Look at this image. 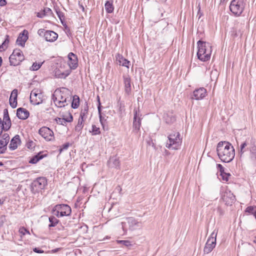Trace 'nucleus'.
I'll use <instances>...</instances> for the list:
<instances>
[{
    "instance_id": "4c0bfd02",
    "label": "nucleus",
    "mask_w": 256,
    "mask_h": 256,
    "mask_svg": "<svg viewBox=\"0 0 256 256\" xmlns=\"http://www.w3.org/2000/svg\"><path fill=\"white\" fill-rule=\"evenodd\" d=\"M230 173H227L224 172V173L220 174V176H222V178L223 180L228 182L229 179V177L230 176Z\"/></svg>"
},
{
    "instance_id": "f257e3e1",
    "label": "nucleus",
    "mask_w": 256,
    "mask_h": 256,
    "mask_svg": "<svg viewBox=\"0 0 256 256\" xmlns=\"http://www.w3.org/2000/svg\"><path fill=\"white\" fill-rule=\"evenodd\" d=\"M216 152L218 158L223 162H230L234 158L235 150L229 142H219L217 145Z\"/></svg>"
},
{
    "instance_id": "5fc2aeb1",
    "label": "nucleus",
    "mask_w": 256,
    "mask_h": 256,
    "mask_svg": "<svg viewBox=\"0 0 256 256\" xmlns=\"http://www.w3.org/2000/svg\"><path fill=\"white\" fill-rule=\"evenodd\" d=\"M6 38L5 39L4 41L2 44L4 46H6V44H8L9 42V39H8L9 36L8 35H6Z\"/></svg>"
},
{
    "instance_id": "e433bc0d",
    "label": "nucleus",
    "mask_w": 256,
    "mask_h": 256,
    "mask_svg": "<svg viewBox=\"0 0 256 256\" xmlns=\"http://www.w3.org/2000/svg\"><path fill=\"white\" fill-rule=\"evenodd\" d=\"M92 132V135H96L100 134V131L99 128H98L95 125L92 126V131H90Z\"/></svg>"
},
{
    "instance_id": "49530a36",
    "label": "nucleus",
    "mask_w": 256,
    "mask_h": 256,
    "mask_svg": "<svg viewBox=\"0 0 256 256\" xmlns=\"http://www.w3.org/2000/svg\"><path fill=\"white\" fill-rule=\"evenodd\" d=\"M216 167L218 169L220 174H222L224 172V168L221 164H217Z\"/></svg>"
},
{
    "instance_id": "4be33fe9",
    "label": "nucleus",
    "mask_w": 256,
    "mask_h": 256,
    "mask_svg": "<svg viewBox=\"0 0 256 256\" xmlns=\"http://www.w3.org/2000/svg\"><path fill=\"white\" fill-rule=\"evenodd\" d=\"M58 38V34L52 30H46L44 34V38L46 41L54 42L56 41Z\"/></svg>"
},
{
    "instance_id": "c9c22d12",
    "label": "nucleus",
    "mask_w": 256,
    "mask_h": 256,
    "mask_svg": "<svg viewBox=\"0 0 256 256\" xmlns=\"http://www.w3.org/2000/svg\"><path fill=\"white\" fill-rule=\"evenodd\" d=\"M42 64H43V62L37 63V62H35L33 63L32 66L30 68V70H37L41 67Z\"/></svg>"
},
{
    "instance_id": "6e6d98bb",
    "label": "nucleus",
    "mask_w": 256,
    "mask_h": 256,
    "mask_svg": "<svg viewBox=\"0 0 256 256\" xmlns=\"http://www.w3.org/2000/svg\"><path fill=\"white\" fill-rule=\"evenodd\" d=\"M69 74H65L64 73H62L60 74L59 76H58V78H66V76H68V75Z\"/></svg>"
},
{
    "instance_id": "79ce46f5",
    "label": "nucleus",
    "mask_w": 256,
    "mask_h": 256,
    "mask_svg": "<svg viewBox=\"0 0 256 256\" xmlns=\"http://www.w3.org/2000/svg\"><path fill=\"white\" fill-rule=\"evenodd\" d=\"M56 14H57L58 17L60 19L61 22H63L62 20L64 18V14H63V12H62L61 11H60V10H56Z\"/></svg>"
},
{
    "instance_id": "c756f323",
    "label": "nucleus",
    "mask_w": 256,
    "mask_h": 256,
    "mask_svg": "<svg viewBox=\"0 0 256 256\" xmlns=\"http://www.w3.org/2000/svg\"><path fill=\"white\" fill-rule=\"evenodd\" d=\"M97 98H98V112L99 113L100 120V122L104 128V121L106 120H104V118H102V116L101 114V107H102V106L100 104L99 96H97Z\"/></svg>"
},
{
    "instance_id": "5701e85b",
    "label": "nucleus",
    "mask_w": 256,
    "mask_h": 256,
    "mask_svg": "<svg viewBox=\"0 0 256 256\" xmlns=\"http://www.w3.org/2000/svg\"><path fill=\"white\" fill-rule=\"evenodd\" d=\"M18 90L14 89L10 94L9 102L12 108H16L17 106Z\"/></svg>"
},
{
    "instance_id": "a878e982",
    "label": "nucleus",
    "mask_w": 256,
    "mask_h": 256,
    "mask_svg": "<svg viewBox=\"0 0 256 256\" xmlns=\"http://www.w3.org/2000/svg\"><path fill=\"white\" fill-rule=\"evenodd\" d=\"M47 154H43V152H40L38 153L36 155L32 156L29 160V163L32 164H36L39 160L46 156Z\"/></svg>"
},
{
    "instance_id": "473e14b6",
    "label": "nucleus",
    "mask_w": 256,
    "mask_h": 256,
    "mask_svg": "<svg viewBox=\"0 0 256 256\" xmlns=\"http://www.w3.org/2000/svg\"><path fill=\"white\" fill-rule=\"evenodd\" d=\"M49 221L50 222V224L48 225L50 228L55 226L59 222V220L54 216L49 218Z\"/></svg>"
},
{
    "instance_id": "f03ea898",
    "label": "nucleus",
    "mask_w": 256,
    "mask_h": 256,
    "mask_svg": "<svg viewBox=\"0 0 256 256\" xmlns=\"http://www.w3.org/2000/svg\"><path fill=\"white\" fill-rule=\"evenodd\" d=\"M248 150L250 152V158L252 163L256 164V142L254 138H247L242 143L238 150V154L242 158Z\"/></svg>"
},
{
    "instance_id": "4d7b16f0",
    "label": "nucleus",
    "mask_w": 256,
    "mask_h": 256,
    "mask_svg": "<svg viewBox=\"0 0 256 256\" xmlns=\"http://www.w3.org/2000/svg\"><path fill=\"white\" fill-rule=\"evenodd\" d=\"M6 4V0H0V6H4Z\"/></svg>"
},
{
    "instance_id": "603ef678",
    "label": "nucleus",
    "mask_w": 256,
    "mask_h": 256,
    "mask_svg": "<svg viewBox=\"0 0 256 256\" xmlns=\"http://www.w3.org/2000/svg\"><path fill=\"white\" fill-rule=\"evenodd\" d=\"M65 120H66L65 121L66 122H70L72 121L73 117H72V115L70 114L69 117L65 118Z\"/></svg>"
},
{
    "instance_id": "864d4df0",
    "label": "nucleus",
    "mask_w": 256,
    "mask_h": 256,
    "mask_svg": "<svg viewBox=\"0 0 256 256\" xmlns=\"http://www.w3.org/2000/svg\"><path fill=\"white\" fill-rule=\"evenodd\" d=\"M122 190V188L120 187V186L119 185L116 186V187L115 188V190H114V191L116 192H117L119 193L120 194H121Z\"/></svg>"
},
{
    "instance_id": "72a5a7b5",
    "label": "nucleus",
    "mask_w": 256,
    "mask_h": 256,
    "mask_svg": "<svg viewBox=\"0 0 256 256\" xmlns=\"http://www.w3.org/2000/svg\"><path fill=\"white\" fill-rule=\"evenodd\" d=\"M88 112V106L86 104V106H84V108L82 110L80 114V118H82L83 119L85 120L87 117V114Z\"/></svg>"
},
{
    "instance_id": "1a4fd4ad",
    "label": "nucleus",
    "mask_w": 256,
    "mask_h": 256,
    "mask_svg": "<svg viewBox=\"0 0 256 256\" xmlns=\"http://www.w3.org/2000/svg\"><path fill=\"white\" fill-rule=\"evenodd\" d=\"M12 123L9 116L8 110L4 109V118L2 120L0 118V136L2 134V130L7 131L11 127Z\"/></svg>"
},
{
    "instance_id": "393cba45",
    "label": "nucleus",
    "mask_w": 256,
    "mask_h": 256,
    "mask_svg": "<svg viewBox=\"0 0 256 256\" xmlns=\"http://www.w3.org/2000/svg\"><path fill=\"white\" fill-rule=\"evenodd\" d=\"M20 142V140L18 135H16L10 140L9 145V148L12 150H16L18 146V144Z\"/></svg>"
},
{
    "instance_id": "b1692460",
    "label": "nucleus",
    "mask_w": 256,
    "mask_h": 256,
    "mask_svg": "<svg viewBox=\"0 0 256 256\" xmlns=\"http://www.w3.org/2000/svg\"><path fill=\"white\" fill-rule=\"evenodd\" d=\"M116 62L118 64L128 68V64L130 62L126 59L124 58L122 55L118 54L116 56Z\"/></svg>"
},
{
    "instance_id": "09e8293b",
    "label": "nucleus",
    "mask_w": 256,
    "mask_h": 256,
    "mask_svg": "<svg viewBox=\"0 0 256 256\" xmlns=\"http://www.w3.org/2000/svg\"><path fill=\"white\" fill-rule=\"evenodd\" d=\"M36 16L38 18H42L44 16H45L46 15H45L44 13V12L42 10L41 12L37 13Z\"/></svg>"
},
{
    "instance_id": "4468645a",
    "label": "nucleus",
    "mask_w": 256,
    "mask_h": 256,
    "mask_svg": "<svg viewBox=\"0 0 256 256\" xmlns=\"http://www.w3.org/2000/svg\"><path fill=\"white\" fill-rule=\"evenodd\" d=\"M222 199L226 205H232L236 200L235 196L228 190H226L222 192Z\"/></svg>"
},
{
    "instance_id": "3c124183",
    "label": "nucleus",
    "mask_w": 256,
    "mask_h": 256,
    "mask_svg": "<svg viewBox=\"0 0 256 256\" xmlns=\"http://www.w3.org/2000/svg\"><path fill=\"white\" fill-rule=\"evenodd\" d=\"M33 250L34 252H36V253H38V254H41V253H43L44 252V250H42L40 249L39 248H34V249H33Z\"/></svg>"
},
{
    "instance_id": "37998d69",
    "label": "nucleus",
    "mask_w": 256,
    "mask_h": 256,
    "mask_svg": "<svg viewBox=\"0 0 256 256\" xmlns=\"http://www.w3.org/2000/svg\"><path fill=\"white\" fill-rule=\"evenodd\" d=\"M19 232L22 234V235L24 236L26 234H30L29 231L24 227H22L20 228Z\"/></svg>"
},
{
    "instance_id": "bb28decb",
    "label": "nucleus",
    "mask_w": 256,
    "mask_h": 256,
    "mask_svg": "<svg viewBox=\"0 0 256 256\" xmlns=\"http://www.w3.org/2000/svg\"><path fill=\"white\" fill-rule=\"evenodd\" d=\"M108 164L110 167L118 168L120 165V161L116 158L113 156L110 158Z\"/></svg>"
},
{
    "instance_id": "f8f14e48",
    "label": "nucleus",
    "mask_w": 256,
    "mask_h": 256,
    "mask_svg": "<svg viewBox=\"0 0 256 256\" xmlns=\"http://www.w3.org/2000/svg\"><path fill=\"white\" fill-rule=\"evenodd\" d=\"M43 95L40 90H37L34 92V90L32 91L30 95V102L34 105H38L42 104L43 101Z\"/></svg>"
},
{
    "instance_id": "9b49d317",
    "label": "nucleus",
    "mask_w": 256,
    "mask_h": 256,
    "mask_svg": "<svg viewBox=\"0 0 256 256\" xmlns=\"http://www.w3.org/2000/svg\"><path fill=\"white\" fill-rule=\"evenodd\" d=\"M216 234H215L214 232H212L210 234V236L208 238L204 248V254H209L215 247L216 244Z\"/></svg>"
},
{
    "instance_id": "0eeeda50",
    "label": "nucleus",
    "mask_w": 256,
    "mask_h": 256,
    "mask_svg": "<svg viewBox=\"0 0 256 256\" xmlns=\"http://www.w3.org/2000/svg\"><path fill=\"white\" fill-rule=\"evenodd\" d=\"M47 184V180L44 177H39L34 180L30 186L32 192L35 194L44 190Z\"/></svg>"
},
{
    "instance_id": "6ab92c4d",
    "label": "nucleus",
    "mask_w": 256,
    "mask_h": 256,
    "mask_svg": "<svg viewBox=\"0 0 256 256\" xmlns=\"http://www.w3.org/2000/svg\"><path fill=\"white\" fill-rule=\"evenodd\" d=\"M28 30H24L22 32H20L16 40V43L18 45L24 46L25 42L28 40Z\"/></svg>"
},
{
    "instance_id": "c03bdc74",
    "label": "nucleus",
    "mask_w": 256,
    "mask_h": 256,
    "mask_svg": "<svg viewBox=\"0 0 256 256\" xmlns=\"http://www.w3.org/2000/svg\"><path fill=\"white\" fill-rule=\"evenodd\" d=\"M70 144L69 142H66L62 145L61 148L59 150L60 152H62L64 150H67L70 146Z\"/></svg>"
},
{
    "instance_id": "423d86ee",
    "label": "nucleus",
    "mask_w": 256,
    "mask_h": 256,
    "mask_svg": "<svg viewBox=\"0 0 256 256\" xmlns=\"http://www.w3.org/2000/svg\"><path fill=\"white\" fill-rule=\"evenodd\" d=\"M71 212V208L66 204H56L52 209L53 214L58 218L70 216Z\"/></svg>"
},
{
    "instance_id": "2f4dec72",
    "label": "nucleus",
    "mask_w": 256,
    "mask_h": 256,
    "mask_svg": "<svg viewBox=\"0 0 256 256\" xmlns=\"http://www.w3.org/2000/svg\"><path fill=\"white\" fill-rule=\"evenodd\" d=\"M140 118H139L137 119L136 114L134 116V120L133 123L134 127L136 130H139L140 125Z\"/></svg>"
},
{
    "instance_id": "338daca9",
    "label": "nucleus",
    "mask_w": 256,
    "mask_h": 256,
    "mask_svg": "<svg viewBox=\"0 0 256 256\" xmlns=\"http://www.w3.org/2000/svg\"><path fill=\"white\" fill-rule=\"evenodd\" d=\"M4 164L2 162H0V166H2Z\"/></svg>"
},
{
    "instance_id": "9d476101",
    "label": "nucleus",
    "mask_w": 256,
    "mask_h": 256,
    "mask_svg": "<svg viewBox=\"0 0 256 256\" xmlns=\"http://www.w3.org/2000/svg\"><path fill=\"white\" fill-rule=\"evenodd\" d=\"M126 222H122V228L124 231H126V226L128 224L129 229L130 230H136L138 228L142 226V224L138 222L133 218H128L126 220Z\"/></svg>"
},
{
    "instance_id": "680f3d73",
    "label": "nucleus",
    "mask_w": 256,
    "mask_h": 256,
    "mask_svg": "<svg viewBox=\"0 0 256 256\" xmlns=\"http://www.w3.org/2000/svg\"><path fill=\"white\" fill-rule=\"evenodd\" d=\"M2 57H0V66H1V65H2Z\"/></svg>"
},
{
    "instance_id": "c85d7f7f",
    "label": "nucleus",
    "mask_w": 256,
    "mask_h": 256,
    "mask_svg": "<svg viewBox=\"0 0 256 256\" xmlns=\"http://www.w3.org/2000/svg\"><path fill=\"white\" fill-rule=\"evenodd\" d=\"M104 6L106 10L108 13H112L113 12L114 8L112 2L106 1Z\"/></svg>"
},
{
    "instance_id": "412c9836",
    "label": "nucleus",
    "mask_w": 256,
    "mask_h": 256,
    "mask_svg": "<svg viewBox=\"0 0 256 256\" xmlns=\"http://www.w3.org/2000/svg\"><path fill=\"white\" fill-rule=\"evenodd\" d=\"M30 116L29 112L24 108H19L16 110V116L19 119L26 120Z\"/></svg>"
},
{
    "instance_id": "a18cd8bd",
    "label": "nucleus",
    "mask_w": 256,
    "mask_h": 256,
    "mask_svg": "<svg viewBox=\"0 0 256 256\" xmlns=\"http://www.w3.org/2000/svg\"><path fill=\"white\" fill-rule=\"evenodd\" d=\"M44 12V13L45 15H50L52 14V11L50 8H44V10H42Z\"/></svg>"
},
{
    "instance_id": "58836bf2",
    "label": "nucleus",
    "mask_w": 256,
    "mask_h": 256,
    "mask_svg": "<svg viewBox=\"0 0 256 256\" xmlns=\"http://www.w3.org/2000/svg\"><path fill=\"white\" fill-rule=\"evenodd\" d=\"M256 211V206H250L246 208L245 212H248L252 214H254V212Z\"/></svg>"
},
{
    "instance_id": "f704fd0d",
    "label": "nucleus",
    "mask_w": 256,
    "mask_h": 256,
    "mask_svg": "<svg viewBox=\"0 0 256 256\" xmlns=\"http://www.w3.org/2000/svg\"><path fill=\"white\" fill-rule=\"evenodd\" d=\"M117 244H121L122 246L128 248L130 246H132V244L129 240H118L116 241Z\"/></svg>"
},
{
    "instance_id": "e2e57ef3",
    "label": "nucleus",
    "mask_w": 256,
    "mask_h": 256,
    "mask_svg": "<svg viewBox=\"0 0 256 256\" xmlns=\"http://www.w3.org/2000/svg\"><path fill=\"white\" fill-rule=\"evenodd\" d=\"M4 224V220H2V221H1V222H0V226H2V224Z\"/></svg>"
},
{
    "instance_id": "aec40b11",
    "label": "nucleus",
    "mask_w": 256,
    "mask_h": 256,
    "mask_svg": "<svg viewBox=\"0 0 256 256\" xmlns=\"http://www.w3.org/2000/svg\"><path fill=\"white\" fill-rule=\"evenodd\" d=\"M124 82V92L127 94H130L131 90V80L130 76L128 74L123 76Z\"/></svg>"
},
{
    "instance_id": "bf43d9fd",
    "label": "nucleus",
    "mask_w": 256,
    "mask_h": 256,
    "mask_svg": "<svg viewBox=\"0 0 256 256\" xmlns=\"http://www.w3.org/2000/svg\"><path fill=\"white\" fill-rule=\"evenodd\" d=\"M80 7L82 9V10L84 12V8L82 4H80Z\"/></svg>"
},
{
    "instance_id": "20e7f679",
    "label": "nucleus",
    "mask_w": 256,
    "mask_h": 256,
    "mask_svg": "<svg viewBox=\"0 0 256 256\" xmlns=\"http://www.w3.org/2000/svg\"><path fill=\"white\" fill-rule=\"evenodd\" d=\"M246 0H232L230 5V10L236 16H240L246 6Z\"/></svg>"
},
{
    "instance_id": "8fccbe9b",
    "label": "nucleus",
    "mask_w": 256,
    "mask_h": 256,
    "mask_svg": "<svg viewBox=\"0 0 256 256\" xmlns=\"http://www.w3.org/2000/svg\"><path fill=\"white\" fill-rule=\"evenodd\" d=\"M62 24L64 26V28H65V30H66V33H70V28L66 24H64V22H62Z\"/></svg>"
},
{
    "instance_id": "ea45409f",
    "label": "nucleus",
    "mask_w": 256,
    "mask_h": 256,
    "mask_svg": "<svg viewBox=\"0 0 256 256\" xmlns=\"http://www.w3.org/2000/svg\"><path fill=\"white\" fill-rule=\"evenodd\" d=\"M56 122L58 124H62L64 126L66 124V122L65 121V118H57L55 119Z\"/></svg>"
},
{
    "instance_id": "052dcab7",
    "label": "nucleus",
    "mask_w": 256,
    "mask_h": 256,
    "mask_svg": "<svg viewBox=\"0 0 256 256\" xmlns=\"http://www.w3.org/2000/svg\"><path fill=\"white\" fill-rule=\"evenodd\" d=\"M232 34L234 35V37H236L238 36V34H236V32H233Z\"/></svg>"
},
{
    "instance_id": "dca6fc26",
    "label": "nucleus",
    "mask_w": 256,
    "mask_h": 256,
    "mask_svg": "<svg viewBox=\"0 0 256 256\" xmlns=\"http://www.w3.org/2000/svg\"><path fill=\"white\" fill-rule=\"evenodd\" d=\"M10 138L9 134L7 133L3 134L2 138H0V154H4L6 152Z\"/></svg>"
},
{
    "instance_id": "f3484780",
    "label": "nucleus",
    "mask_w": 256,
    "mask_h": 256,
    "mask_svg": "<svg viewBox=\"0 0 256 256\" xmlns=\"http://www.w3.org/2000/svg\"><path fill=\"white\" fill-rule=\"evenodd\" d=\"M206 90L204 88H200L196 89L192 96V98L196 100H200L204 98L206 94Z\"/></svg>"
},
{
    "instance_id": "a19ab883",
    "label": "nucleus",
    "mask_w": 256,
    "mask_h": 256,
    "mask_svg": "<svg viewBox=\"0 0 256 256\" xmlns=\"http://www.w3.org/2000/svg\"><path fill=\"white\" fill-rule=\"evenodd\" d=\"M36 144L32 140H29L26 143V147L29 149L34 148Z\"/></svg>"
},
{
    "instance_id": "a211bd4d",
    "label": "nucleus",
    "mask_w": 256,
    "mask_h": 256,
    "mask_svg": "<svg viewBox=\"0 0 256 256\" xmlns=\"http://www.w3.org/2000/svg\"><path fill=\"white\" fill-rule=\"evenodd\" d=\"M68 64L70 68L72 70L76 69L78 67V60L76 54L72 52L69 53L68 55Z\"/></svg>"
},
{
    "instance_id": "2eb2a0df",
    "label": "nucleus",
    "mask_w": 256,
    "mask_h": 256,
    "mask_svg": "<svg viewBox=\"0 0 256 256\" xmlns=\"http://www.w3.org/2000/svg\"><path fill=\"white\" fill-rule=\"evenodd\" d=\"M52 99L56 104V106L61 108L68 106L72 98H64L63 96L61 95L60 98L58 99L56 97H54V96L53 95Z\"/></svg>"
},
{
    "instance_id": "ddd939ff",
    "label": "nucleus",
    "mask_w": 256,
    "mask_h": 256,
    "mask_svg": "<svg viewBox=\"0 0 256 256\" xmlns=\"http://www.w3.org/2000/svg\"><path fill=\"white\" fill-rule=\"evenodd\" d=\"M38 133L48 141L52 140L54 138L53 131L46 126L41 128L38 130Z\"/></svg>"
},
{
    "instance_id": "7c9ffc66",
    "label": "nucleus",
    "mask_w": 256,
    "mask_h": 256,
    "mask_svg": "<svg viewBox=\"0 0 256 256\" xmlns=\"http://www.w3.org/2000/svg\"><path fill=\"white\" fill-rule=\"evenodd\" d=\"M84 120L82 118H79L78 122L75 127L76 131L79 132L82 130L84 126L83 122H84Z\"/></svg>"
},
{
    "instance_id": "39448f33",
    "label": "nucleus",
    "mask_w": 256,
    "mask_h": 256,
    "mask_svg": "<svg viewBox=\"0 0 256 256\" xmlns=\"http://www.w3.org/2000/svg\"><path fill=\"white\" fill-rule=\"evenodd\" d=\"M180 134L178 132L172 133L168 136V141L166 144V147L172 150H178L181 144L182 141L180 138Z\"/></svg>"
},
{
    "instance_id": "69168bd1",
    "label": "nucleus",
    "mask_w": 256,
    "mask_h": 256,
    "mask_svg": "<svg viewBox=\"0 0 256 256\" xmlns=\"http://www.w3.org/2000/svg\"><path fill=\"white\" fill-rule=\"evenodd\" d=\"M4 203V201L3 200H2L0 199V205L3 204Z\"/></svg>"
},
{
    "instance_id": "13d9d810",
    "label": "nucleus",
    "mask_w": 256,
    "mask_h": 256,
    "mask_svg": "<svg viewBox=\"0 0 256 256\" xmlns=\"http://www.w3.org/2000/svg\"><path fill=\"white\" fill-rule=\"evenodd\" d=\"M4 46L2 44L0 46V52L4 50Z\"/></svg>"
},
{
    "instance_id": "cd10ccee",
    "label": "nucleus",
    "mask_w": 256,
    "mask_h": 256,
    "mask_svg": "<svg viewBox=\"0 0 256 256\" xmlns=\"http://www.w3.org/2000/svg\"><path fill=\"white\" fill-rule=\"evenodd\" d=\"M80 105V98L79 96L74 95L72 97V102L71 106L73 108H77Z\"/></svg>"
},
{
    "instance_id": "7ed1b4c3",
    "label": "nucleus",
    "mask_w": 256,
    "mask_h": 256,
    "mask_svg": "<svg viewBox=\"0 0 256 256\" xmlns=\"http://www.w3.org/2000/svg\"><path fill=\"white\" fill-rule=\"evenodd\" d=\"M198 51L197 56L198 58L202 62H207L210 60L212 52V46L209 43L200 40L197 42Z\"/></svg>"
},
{
    "instance_id": "0e129e2a",
    "label": "nucleus",
    "mask_w": 256,
    "mask_h": 256,
    "mask_svg": "<svg viewBox=\"0 0 256 256\" xmlns=\"http://www.w3.org/2000/svg\"><path fill=\"white\" fill-rule=\"evenodd\" d=\"M252 214L254 216L256 220V211H254V214Z\"/></svg>"
},
{
    "instance_id": "6e6552de",
    "label": "nucleus",
    "mask_w": 256,
    "mask_h": 256,
    "mask_svg": "<svg viewBox=\"0 0 256 256\" xmlns=\"http://www.w3.org/2000/svg\"><path fill=\"white\" fill-rule=\"evenodd\" d=\"M24 59L22 52L18 49L14 50L9 58L10 64L14 66L18 65Z\"/></svg>"
},
{
    "instance_id": "774afa93",
    "label": "nucleus",
    "mask_w": 256,
    "mask_h": 256,
    "mask_svg": "<svg viewBox=\"0 0 256 256\" xmlns=\"http://www.w3.org/2000/svg\"><path fill=\"white\" fill-rule=\"evenodd\" d=\"M225 2V0H220V3H223Z\"/></svg>"
},
{
    "instance_id": "de8ad7c7",
    "label": "nucleus",
    "mask_w": 256,
    "mask_h": 256,
    "mask_svg": "<svg viewBox=\"0 0 256 256\" xmlns=\"http://www.w3.org/2000/svg\"><path fill=\"white\" fill-rule=\"evenodd\" d=\"M45 32H46V30L44 28H40L38 31V34L40 36H44Z\"/></svg>"
}]
</instances>
